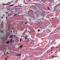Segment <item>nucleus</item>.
Returning <instances> with one entry per match:
<instances>
[{"label": "nucleus", "mask_w": 60, "mask_h": 60, "mask_svg": "<svg viewBox=\"0 0 60 60\" xmlns=\"http://www.w3.org/2000/svg\"><path fill=\"white\" fill-rule=\"evenodd\" d=\"M1 18L3 19V17H2Z\"/></svg>", "instance_id": "nucleus-27"}, {"label": "nucleus", "mask_w": 60, "mask_h": 60, "mask_svg": "<svg viewBox=\"0 0 60 60\" xmlns=\"http://www.w3.org/2000/svg\"><path fill=\"white\" fill-rule=\"evenodd\" d=\"M13 36L14 37H15V35H14Z\"/></svg>", "instance_id": "nucleus-22"}, {"label": "nucleus", "mask_w": 60, "mask_h": 60, "mask_svg": "<svg viewBox=\"0 0 60 60\" xmlns=\"http://www.w3.org/2000/svg\"><path fill=\"white\" fill-rule=\"evenodd\" d=\"M23 25H24V24H23Z\"/></svg>", "instance_id": "nucleus-30"}, {"label": "nucleus", "mask_w": 60, "mask_h": 60, "mask_svg": "<svg viewBox=\"0 0 60 60\" xmlns=\"http://www.w3.org/2000/svg\"><path fill=\"white\" fill-rule=\"evenodd\" d=\"M3 28V27H2V26H1V28Z\"/></svg>", "instance_id": "nucleus-25"}, {"label": "nucleus", "mask_w": 60, "mask_h": 60, "mask_svg": "<svg viewBox=\"0 0 60 60\" xmlns=\"http://www.w3.org/2000/svg\"><path fill=\"white\" fill-rule=\"evenodd\" d=\"M30 39H31L30 38Z\"/></svg>", "instance_id": "nucleus-29"}, {"label": "nucleus", "mask_w": 60, "mask_h": 60, "mask_svg": "<svg viewBox=\"0 0 60 60\" xmlns=\"http://www.w3.org/2000/svg\"><path fill=\"white\" fill-rule=\"evenodd\" d=\"M2 4L3 5H4V3H3Z\"/></svg>", "instance_id": "nucleus-20"}, {"label": "nucleus", "mask_w": 60, "mask_h": 60, "mask_svg": "<svg viewBox=\"0 0 60 60\" xmlns=\"http://www.w3.org/2000/svg\"><path fill=\"white\" fill-rule=\"evenodd\" d=\"M57 56H54V57H57Z\"/></svg>", "instance_id": "nucleus-14"}, {"label": "nucleus", "mask_w": 60, "mask_h": 60, "mask_svg": "<svg viewBox=\"0 0 60 60\" xmlns=\"http://www.w3.org/2000/svg\"><path fill=\"white\" fill-rule=\"evenodd\" d=\"M54 56H52V57H54Z\"/></svg>", "instance_id": "nucleus-21"}, {"label": "nucleus", "mask_w": 60, "mask_h": 60, "mask_svg": "<svg viewBox=\"0 0 60 60\" xmlns=\"http://www.w3.org/2000/svg\"><path fill=\"white\" fill-rule=\"evenodd\" d=\"M13 5L12 4V5H9V6H13Z\"/></svg>", "instance_id": "nucleus-8"}, {"label": "nucleus", "mask_w": 60, "mask_h": 60, "mask_svg": "<svg viewBox=\"0 0 60 60\" xmlns=\"http://www.w3.org/2000/svg\"><path fill=\"white\" fill-rule=\"evenodd\" d=\"M10 42V41H8L7 42L6 44H7L8 43H9Z\"/></svg>", "instance_id": "nucleus-3"}, {"label": "nucleus", "mask_w": 60, "mask_h": 60, "mask_svg": "<svg viewBox=\"0 0 60 60\" xmlns=\"http://www.w3.org/2000/svg\"><path fill=\"white\" fill-rule=\"evenodd\" d=\"M53 47V48H54V47Z\"/></svg>", "instance_id": "nucleus-28"}, {"label": "nucleus", "mask_w": 60, "mask_h": 60, "mask_svg": "<svg viewBox=\"0 0 60 60\" xmlns=\"http://www.w3.org/2000/svg\"><path fill=\"white\" fill-rule=\"evenodd\" d=\"M48 9H50V8H49V7H48Z\"/></svg>", "instance_id": "nucleus-15"}, {"label": "nucleus", "mask_w": 60, "mask_h": 60, "mask_svg": "<svg viewBox=\"0 0 60 60\" xmlns=\"http://www.w3.org/2000/svg\"><path fill=\"white\" fill-rule=\"evenodd\" d=\"M16 56H18V54H16Z\"/></svg>", "instance_id": "nucleus-17"}, {"label": "nucleus", "mask_w": 60, "mask_h": 60, "mask_svg": "<svg viewBox=\"0 0 60 60\" xmlns=\"http://www.w3.org/2000/svg\"><path fill=\"white\" fill-rule=\"evenodd\" d=\"M13 35H11L9 37V38H13Z\"/></svg>", "instance_id": "nucleus-2"}, {"label": "nucleus", "mask_w": 60, "mask_h": 60, "mask_svg": "<svg viewBox=\"0 0 60 60\" xmlns=\"http://www.w3.org/2000/svg\"><path fill=\"white\" fill-rule=\"evenodd\" d=\"M23 22H22V24H23Z\"/></svg>", "instance_id": "nucleus-23"}, {"label": "nucleus", "mask_w": 60, "mask_h": 60, "mask_svg": "<svg viewBox=\"0 0 60 60\" xmlns=\"http://www.w3.org/2000/svg\"><path fill=\"white\" fill-rule=\"evenodd\" d=\"M27 41H28L27 42H29V41H30V43H33L34 42V41H33V40H29V39H28L27 40Z\"/></svg>", "instance_id": "nucleus-1"}, {"label": "nucleus", "mask_w": 60, "mask_h": 60, "mask_svg": "<svg viewBox=\"0 0 60 60\" xmlns=\"http://www.w3.org/2000/svg\"><path fill=\"white\" fill-rule=\"evenodd\" d=\"M23 45H21V46H20V49H21L22 48V47H23Z\"/></svg>", "instance_id": "nucleus-4"}, {"label": "nucleus", "mask_w": 60, "mask_h": 60, "mask_svg": "<svg viewBox=\"0 0 60 60\" xmlns=\"http://www.w3.org/2000/svg\"><path fill=\"white\" fill-rule=\"evenodd\" d=\"M21 56V54H18V56Z\"/></svg>", "instance_id": "nucleus-6"}, {"label": "nucleus", "mask_w": 60, "mask_h": 60, "mask_svg": "<svg viewBox=\"0 0 60 60\" xmlns=\"http://www.w3.org/2000/svg\"><path fill=\"white\" fill-rule=\"evenodd\" d=\"M11 33H12V31L11 30Z\"/></svg>", "instance_id": "nucleus-24"}, {"label": "nucleus", "mask_w": 60, "mask_h": 60, "mask_svg": "<svg viewBox=\"0 0 60 60\" xmlns=\"http://www.w3.org/2000/svg\"><path fill=\"white\" fill-rule=\"evenodd\" d=\"M6 19H8V17H6Z\"/></svg>", "instance_id": "nucleus-18"}, {"label": "nucleus", "mask_w": 60, "mask_h": 60, "mask_svg": "<svg viewBox=\"0 0 60 60\" xmlns=\"http://www.w3.org/2000/svg\"><path fill=\"white\" fill-rule=\"evenodd\" d=\"M20 42H21V41H22V39H20Z\"/></svg>", "instance_id": "nucleus-10"}, {"label": "nucleus", "mask_w": 60, "mask_h": 60, "mask_svg": "<svg viewBox=\"0 0 60 60\" xmlns=\"http://www.w3.org/2000/svg\"><path fill=\"white\" fill-rule=\"evenodd\" d=\"M0 32H1L2 33H3V30L1 31V30H0Z\"/></svg>", "instance_id": "nucleus-9"}, {"label": "nucleus", "mask_w": 60, "mask_h": 60, "mask_svg": "<svg viewBox=\"0 0 60 60\" xmlns=\"http://www.w3.org/2000/svg\"><path fill=\"white\" fill-rule=\"evenodd\" d=\"M16 7H22L21 6H16Z\"/></svg>", "instance_id": "nucleus-5"}, {"label": "nucleus", "mask_w": 60, "mask_h": 60, "mask_svg": "<svg viewBox=\"0 0 60 60\" xmlns=\"http://www.w3.org/2000/svg\"><path fill=\"white\" fill-rule=\"evenodd\" d=\"M18 15V14H15V15H14V16H16V15Z\"/></svg>", "instance_id": "nucleus-13"}, {"label": "nucleus", "mask_w": 60, "mask_h": 60, "mask_svg": "<svg viewBox=\"0 0 60 60\" xmlns=\"http://www.w3.org/2000/svg\"><path fill=\"white\" fill-rule=\"evenodd\" d=\"M10 43H11L12 42V39H11L10 41Z\"/></svg>", "instance_id": "nucleus-7"}, {"label": "nucleus", "mask_w": 60, "mask_h": 60, "mask_svg": "<svg viewBox=\"0 0 60 60\" xmlns=\"http://www.w3.org/2000/svg\"><path fill=\"white\" fill-rule=\"evenodd\" d=\"M38 32H40V29H38Z\"/></svg>", "instance_id": "nucleus-11"}, {"label": "nucleus", "mask_w": 60, "mask_h": 60, "mask_svg": "<svg viewBox=\"0 0 60 60\" xmlns=\"http://www.w3.org/2000/svg\"><path fill=\"white\" fill-rule=\"evenodd\" d=\"M27 22H26L25 23V24H27Z\"/></svg>", "instance_id": "nucleus-19"}, {"label": "nucleus", "mask_w": 60, "mask_h": 60, "mask_svg": "<svg viewBox=\"0 0 60 60\" xmlns=\"http://www.w3.org/2000/svg\"><path fill=\"white\" fill-rule=\"evenodd\" d=\"M7 58H6V59H5V60H7Z\"/></svg>", "instance_id": "nucleus-16"}, {"label": "nucleus", "mask_w": 60, "mask_h": 60, "mask_svg": "<svg viewBox=\"0 0 60 60\" xmlns=\"http://www.w3.org/2000/svg\"><path fill=\"white\" fill-rule=\"evenodd\" d=\"M27 36H26L25 38V39H26V38H27Z\"/></svg>", "instance_id": "nucleus-12"}, {"label": "nucleus", "mask_w": 60, "mask_h": 60, "mask_svg": "<svg viewBox=\"0 0 60 60\" xmlns=\"http://www.w3.org/2000/svg\"><path fill=\"white\" fill-rule=\"evenodd\" d=\"M7 54H8V52H7Z\"/></svg>", "instance_id": "nucleus-26"}]
</instances>
